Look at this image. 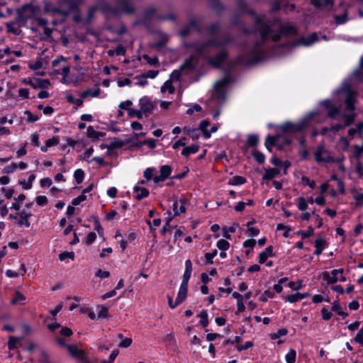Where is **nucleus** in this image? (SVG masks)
<instances>
[{"mask_svg":"<svg viewBox=\"0 0 363 363\" xmlns=\"http://www.w3.org/2000/svg\"><path fill=\"white\" fill-rule=\"evenodd\" d=\"M256 26L259 30L261 37L263 40L271 38L276 41L282 33L294 34L296 33V28L290 25L283 26L279 21H275L272 26L264 23V17H257L255 19Z\"/></svg>","mask_w":363,"mask_h":363,"instance_id":"obj_3","label":"nucleus"},{"mask_svg":"<svg viewBox=\"0 0 363 363\" xmlns=\"http://www.w3.org/2000/svg\"><path fill=\"white\" fill-rule=\"evenodd\" d=\"M311 4L317 8H320L322 7L323 6L331 5L333 2L331 0H311Z\"/></svg>","mask_w":363,"mask_h":363,"instance_id":"obj_36","label":"nucleus"},{"mask_svg":"<svg viewBox=\"0 0 363 363\" xmlns=\"http://www.w3.org/2000/svg\"><path fill=\"white\" fill-rule=\"evenodd\" d=\"M22 340V337H10L8 342L9 350L16 348L17 343Z\"/></svg>","mask_w":363,"mask_h":363,"instance_id":"obj_46","label":"nucleus"},{"mask_svg":"<svg viewBox=\"0 0 363 363\" xmlns=\"http://www.w3.org/2000/svg\"><path fill=\"white\" fill-rule=\"evenodd\" d=\"M6 31L9 33L13 34L15 35H18L21 33V28L22 26H25L24 25H21L18 21V17H16V21H9L6 23L5 24Z\"/></svg>","mask_w":363,"mask_h":363,"instance_id":"obj_12","label":"nucleus"},{"mask_svg":"<svg viewBox=\"0 0 363 363\" xmlns=\"http://www.w3.org/2000/svg\"><path fill=\"white\" fill-rule=\"evenodd\" d=\"M280 172V169L278 168H270L265 170L263 175V179L265 180H270L277 177Z\"/></svg>","mask_w":363,"mask_h":363,"instance_id":"obj_21","label":"nucleus"},{"mask_svg":"<svg viewBox=\"0 0 363 363\" xmlns=\"http://www.w3.org/2000/svg\"><path fill=\"white\" fill-rule=\"evenodd\" d=\"M246 182L245 178L241 176H235L232 177L229 182L228 184L232 186L242 185Z\"/></svg>","mask_w":363,"mask_h":363,"instance_id":"obj_27","label":"nucleus"},{"mask_svg":"<svg viewBox=\"0 0 363 363\" xmlns=\"http://www.w3.org/2000/svg\"><path fill=\"white\" fill-rule=\"evenodd\" d=\"M155 171V169L153 168H147L143 174L144 177L147 180H150L151 179H153V172Z\"/></svg>","mask_w":363,"mask_h":363,"instance_id":"obj_60","label":"nucleus"},{"mask_svg":"<svg viewBox=\"0 0 363 363\" xmlns=\"http://www.w3.org/2000/svg\"><path fill=\"white\" fill-rule=\"evenodd\" d=\"M26 300V297L23 294L20 292H16L15 296L11 299V303L12 304H22Z\"/></svg>","mask_w":363,"mask_h":363,"instance_id":"obj_33","label":"nucleus"},{"mask_svg":"<svg viewBox=\"0 0 363 363\" xmlns=\"http://www.w3.org/2000/svg\"><path fill=\"white\" fill-rule=\"evenodd\" d=\"M343 269H333L330 273L328 272H324L322 273L323 279L327 281L328 284H335L337 281H345L346 278L342 276Z\"/></svg>","mask_w":363,"mask_h":363,"instance_id":"obj_8","label":"nucleus"},{"mask_svg":"<svg viewBox=\"0 0 363 363\" xmlns=\"http://www.w3.org/2000/svg\"><path fill=\"white\" fill-rule=\"evenodd\" d=\"M32 214L30 213H27L26 211H22L20 212L18 218V225H25L26 228H29L30 225V222L28 221V218L30 217Z\"/></svg>","mask_w":363,"mask_h":363,"instance_id":"obj_18","label":"nucleus"},{"mask_svg":"<svg viewBox=\"0 0 363 363\" xmlns=\"http://www.w3.org/2000/svg\"><path fill=\"white\" fill-rule=\"evenodd\" d=\"M99 312L98 313V318H106L108 317V308L104 306H99Z\"/></svg>","mask_w":363,"mask_h":363,"instance_id":"obj_48","label":"nucleus"},{"mask_svg":"<svg viewBox=\"0 0 363 363\" xmlns=\"http://www.w3.org/2000/svg\"><path fill=\"white\" fill-rule=\"evenodd\" d=\"M349 145L350 143L345 137H342L337 143V147L342 151H347Z\"/></svg>","mask_w":363,"mask_h":363,"instance_id":"obj_32","label":"nucleus"},{"mask_svg":"<svg viewBox=\"0 0 363 363\" xmlns=\"http://www.w3.org/2000/svg\"><path fill=\"white\" fill-rule=\"evenodd\" d=\"M81 0H59L57 5L51 1L43 2V10L45 13L52 17H60L61 21L74 10Z\"/></svg>","mask_w":363,"mask_h":363,"instance_id":"obj_4","label":"nucleus"},{"mask_svg":"<svg viewBox=\"0 0 363 363\" xmlns=\"http://www.w3.org/2000/svg\"><path fill=\"white\" fill-rule=\"evenodd\" d=\"M298 234L301 235L302 238H306L313 234V229L312 227H308L306 231H301L298 233Z\"/></svg>","mask_w":363,"mask_h":363,"instance_id":"obj_61","label":"nucleus"},{"mask_svg":"<svg viewBox=\"0 0 363 363\" xmlns=\"http://www.w3.org/2000/svg\"><path fill=\"white\" fill-rule=\"evenodd\" d=\"M35 179V176L33 174H30L27 181H21V184L24 189H30L33 186V182Z\"/></svg>","mask_w":363,"mask_h":363,"instance_id":"obj_28","label":"nucleus"},{"mask_svg":"<svg viewBox=\"0 0 363 363\" xmlns=\"http://www.w3.org/2000/svg\"><path fill=\"white\" fill-rule=\"evenodd\" d=\"M40 13V9L34 5H25L17 11L18 21L21 25L26 26L30 20L35 19Z\"/></svg>","mask_w":363,"mask_h":363,"instance_id":"obj_5","label":"nucleus"},{"mask_svg":"<svg viewBox=\"0 0 363 363\" xmlns=\"http://www.w3.org/2000/svg\"><path fill=\"white\" fill-rule=\"evenodd\" d=\"M199 317L201 318L200 324L203 327L207 326L208 322V313L206 311H202L199 314Z\"/></svg>","mask_w":363,"mask_h":363,"instance_id":"obj_45","label":"nucleus"},{"mask_svg":"<svg viewBox=\"0 0 363 363\" xmlns=\"http://www.w3.org/2000/svg\"><path fill=\"white\" fill-rule=\"evenodd\" d=\"M189 203V200L186 198H181L179 201H175L173 203V211L174 216L184 213L186 211V205Z\"/></svg>","mask_w":363,"mask_h":363,"instance_id":"obj_13","label":"nucleus"},{"mask_svg":"<svg viewBox=\"0 0 363 363\" xmlns=\"http://www.w3.org/2000/svg\"><path fill=\"white\" fill-rule=\"evenodd\" d=\"M132 344V339L130 337H125L121 340V342L119 343L118 346L120 347L123 348H127L130 346Z\"/></svg>","mask_w":363,"mask_h":363,"instance_id":"obj_58","label":"nucleus"},{"mask_svg":"<svg viewBox=\"0 0 363 363\" xmlns=\"http://www.w3.org/2000/svg\"><path fill=\"white\" fill-rule=\"evenodd\" d=\"M140 112L147 117L153 111L154 106L151 100L147 96H143L139 101Z\"/></svg>","mask_w":363,"mask_h":363,"instance_id":"obj_10","label":"nucleus"},{"mask_svg":"<svg viewBox=\"0 0 363 363\" xmlns=\"http://www.w3.org/2000/svg\"><path fill=\"white\" fill-rule=\"evenodd\" d=\"M143 58L146 60V62L150 65H158V59L156 57H150L147 55H143Z\"/></svg>","mask_w":363,"mask_h":363,"instance_id":"obj_53","label":"nucleus"},{"mask_svg":"<svg viewBox=\"0 0 363 363\" xmlns=\"http://www.w3.org/2000/svg\"><path fill=\"white\" fill-rule=\"evenodd\" d=\"M74 258V254L73 252H64L59 255V259L60 261L64 262L67 259L73 260Z\"/></svg>","mask_w":363,"mask_h":363,"instance_id":"obj_35","label":"nucleus"},{"mask_svg":"<svg viewBox=\"0 0 363 363\" xmlns=\"http://www.w3.org/2000/svg\"><path fill=\"white\" fill-rule=\"evenodd\" d=\"M301 296H301V293H296L294 294L289 295L286 297V301L289 303H296L301 300Z\"/></svg>","mask_w":363,"mask_h":363,"instance_id":"obj_49","label":"nucleus"},{"mask_svg":"<svg viewBox=\"0 0 363 363\" xmlns=\"http://www.w3.org/2000/svg\"><path fill=\"white\" fill-rule=\"evenodd\" d=\"M171 167L168 165H163L160 168V174L165 179L168 178L171 174Z\"/></svg>","mask_w":363,"mask_h":363,"instance_id":"obj_37","label":"nucleus"},{"mask_svg":"<svg viewBox=\"0 0 363 363\" xmlns=\"http://www.w3.org/2000/svg\"><path fill=\"white\" fill-rule=\"evenodd\" d=\"M21 269H23V273H18V272H16L13 270H11V269H8L6 270V275L9 277V278H14V277H18L19 275L21 276H23L24 273L26 272V267L23 264H21Z\"/></svg>","mask_w":363,"mask_h":363,"instance_id":"obj_31","label":"nucleus"},{"mask_svg":"<svg viewBox=\"0 0 363 363\" xmlns=\"http://www.w3.org/2000/svg\"><path fill=\"white\" fill-rule=\"evenodd\" d=\"M260 59H261L260 51L257 48H256L255 50L254 51L252 57L251 59H250L249 60H247L246 62V63L252 64V63L258 62L259 60H260Z\"/></svg>","mask_w":363,"mask_h":363,"instance_id":"obj_43","label":"nucleus"},{"mask_svg":"<svg viewBox=\"0 0 363 363\" xmlns=\"http://www.w3.org/2000/svg\"><path fill=\"white\" fill-rule=\"evenodd\" d=\"M66 348L69 351V354L76 359L82 360L84 358V352L78 349L77 346L74 345H66Z\"/></svg>","mask_w":363,"mask_h":363,"instance_id":"obj_14","label":"nucleus"},{"mask_svg":"<svg viewBox=\"0 0 363 363\" xmlns=\"http://www.w3.org/2000/svg\"><path fill=\"white\" fill-rule=\"evenodd\" d=\"M226 57V52L222 50L219 52L215 58L209 60V63L215 67H220Z\"/></svg>","mask_w":363,"mask_h":363,"instance_id":"obj_15","label":"nucleus"},{"mask_svg":"<svg viewBox=\"0 0 363 363\" xmlns=\"http://www.w3.org/2000/svg\"><path fill=\"white\" fill-rule=\"evenodd\" d=\"M209 121L206 120L202 121L199 124V129L203 132V136L206 139L210 138V132L208 130Z\"/></svg>","mask_w":363,"mask_h":363,"instance_id":"obj_25","label":"nucleus"},{"mask_svg":"<svg viewBox=\"0 0 363 363\" xmlns=\"http://www.w3.org/2000/svg\"><path fill=\"white\" fill-rule=\"evenodd\" d=\"M354 340L359 343V345L363 344V327L361 330L357 333Z\"/></svg>","mask_w":363,"mask_h":363,"instance_id":"obj_64","label":"nucleus"},{"mask_svg":"<svg viewBox=\"0 0 363 363\" xmlns=\"http://www.w3.org/2000/svg\"><path fill=\"white\" fill-rule=\"evenodd\" d=\"M336 93L340 98L345 99V111L344 113H341L340 110L335 107V104H333L331 101L325 100L322 102V104L328 110V115L330 118H337L341 116L345 119V125L338 124L333 125L330 128V130L334 132H337L343 129L345 126L352 124L356 116L354 110L357 93L351 89L350 85L346 82H344L342 86L336 91Z\"/></svg>","mask_w":363,"mask_h":363,"instance_id":"obj_1","label":"nucleus"},{"mask_svg":"<svg viewBox=\"0 0 363 363\" xmlns=\"http://www.w3.org/2000/svg\"><path fill=\"white\" fill-rule=\"evenodd\" d=\"M36 203L39 206H45L48 203V199L45 196H38L35 199Z\"/></svg>","mask_w":363,"mask_h":363,"instance_id":"obj_62","label":"nucleus"},{"mask_svg":"<svg viewBox=\"0 0 363 363\" xmlns=\"http://www.w3.org/2000/svg\"><path fill=\"white\" fill-rule=\"evenodd\" d=\"M86 134L89 138H99L101 134L96 131L92 126H89L86 130Z\"/></svg>","mask_w":363,"mask_h":363,"instance_id":"obj_42","label":"nucleus"},{"mask_svg":"<svg viewBox=\"0 0 363 363\" xmlns=\"http://www.w3.org/2000/svg\"><path fill=\"white\" fill-rule=\"evenodd\" d=\"M187 287L188 286L180 285L178 294L176 298L177 303H182L185 300L187 294Z\"/></svg>","mask_w":363,"mask_h":363,"instance_id":"obj_22","label":"nucleus"},{"mask_svg":"<svg viewBox=\"0 0 363 363\" xmlns=\"http://www.w3.org/2000/svg\"><path fill=\"white\" fill-rule=\"evenodd\" d=\"M318 35L316 33H312L307 37H302L300 38L297 45H303L305 46H309L313 43L318 41Z\"/></svg>","mask_w":363,"mask_h":363,"instance_id":"obj_16","label":"nucleus"},{"mask_svg":"<svg viewBox=\"0 0 363 363\" xmlns=\"http://www.w3.org/2000/svg\"><path fill=\"white\" fill-rule=\"evenodd\" d=\"M24 115L27 116V121L28 122H35L39 118L37 116L33 115V113L28 110L24 111Z\"/></svg>","mask_w":363,"mask_h":363,"instance_id":"obj_59","label":"nucleus"},{"mask_svg":"<svg viewBox=\"0 0 363 363\" xmlns=\"http://www.w3.org/2000/svg\"><path fill=\"white\" fill-rule=\"evenodd\" d=\"M314 159L317 163H329L335 161L331 152L323 145H319L314 153Z\"/></svg>","mask_w":363,"mask_h":363,"instance_id":"obj_7","label":"nucleus"},{"mask_svg":"<svg viewBox=\"0 0 363 363\" xmlns=\"http://www.w3.org/2000/svg\"><path fill=\"white\" fill-rule=\"evenodd\" d=\"M21 82L24 84L30 85L33 89L38 88H48L50 85V82L48 79H35L30 78L23 79Z\"/></svg>","mask_w":363,"mask_h":363,"instance_id":"obj_9","label":"nucleus"},{"mask_svg":"<svg viewBox=\"0 0 363 363\" xmlns=\"http://www.w3.org/2000/svg\"><path fill=\"white\" fill-rule=\"evenodd\" d=\"M74 177L75 179L76 182L77 184H80L82 182L84 179V173L82 169H78L75 170V172H74Z\"/></svg>","mask_w":363,"mask_h":363,"instance_id":"obj_41","label":"nucleus"},{"mask_svg":"<svg viewBox=\"0 0 363 363\" xmlns=\"http://www.w3.org/2000/svg\"><path fill=\"white\" fill-rule=\"evenodd\" d=\"M94 230L99 233V235H103V228L99 223V220L97 217L94 218Z\"/></svg>","mask_w":363,"mask_h":363,"instance_id":"obj_57","label":"nucleus"},{"mask_svg":"<svg viewBox=\"0 0 363 363\" xmlns=\"http://www.w3.org/2000/svg\"><path fill=\"white\" fill-rule=\"evenodd\" d=\"M86 199V196L82 193V194H80L79 196L74 198L72 201V204L73 206H77L79 205L81 202L85 201Z\"/></svg>","mask_w":363,"mask_h":363,"instance_id":"obj_56","label":"nucleus"},{"mask_svg":"<svg viewBox=\"0 0 363 363\" xmlns=\"http://www.w3.org/2000/svg\"><path fill=\"white\" fill-rule=\"evenodd\" d=\"M217 247L221 251H225L229 248L230 244L227 240L220 239L217 242Z\"/></svg>","mask_w":363,"mask_h":363,"instance_id":"obj_44","label":"nucleus"},{"mask_svg":"<svg viewBox=\"0 0 363 363\" xmlns=\"http://www.w3.org/2000/svg\"><path fill=\"white\" fill-rule=\"evenodd\" d=\"M315 254L319 255L322 253L323 250L325 247V241L322 238L317 239L315 241Z\"/></svg>","mask_w":363,"mask_h":363,"instance_id":"obj_24","label":"nucleus"},{"mask_svg":"<svg viewBox=\"0 0 363 363\" xmlns=\"http://www.w3.org/2000/svg\"><path fill=\"white\" fill-rule=\"evenodd\" d=\"M121 11L128 13H131L133 11V8L132 5L129 3L124 1L121 4Z\"/></svg>","mask_w":363,"mask_h":363,"instance_id":"obj_55","label":"nucleus"},{"mask_svg":"<svg viewBox=\"0 0 363 363\" xmlns=\"http://www.w3.org/2000/svg\"><path fill=\"white\" fill-rule=\"evenodd\" d=\"M297 200V207L298 210L301 211H305L308 208V203L306 200L303 197H298Z\"/></svg>","mask_w":363,"mask_h":363,"instance_id":"obj_38","label":"nucleus"},{"mask_svg":"<svg viewBox=\"0 0 363 363\" xmlns=\"http://www.w3.org/2000/svg\"><path fill=\"white\" fill-rule=\"evenodd\" d=\"M77 82V79L74 77H62L61 79V82L65 84H74L76 85Z\"/></svg>","mask_w":363,"mask_h":363,"instance_id":"obj_54","label":"nucleus"},{"mask_svg":"<svg viewBox=\"0 0 363 363\" xmlns=\"http://www.w3.org/2000/svg\"><path fill=\"white\" fill-rule=\"evenodd\" d=\"M288 330L286 328H280L276 333L270 335L272 340H276L281 336H284L287 334Z\"/></svg>","mask_w":363,"mask_h":363,"instance_id":"obj_40","label":"nucleus"},{"mask_svg":"<svg viewBox=\"0 0 363 363\" xmlns=\"http://www.w3.org/2000/svg\"><path fill=\"white\" fill-rule=\"evenodd\" d=\"M217 253H218V252L216 250H214L211 252L206 253L205 258H206V262L210 264H213V259L217 255Z\"/></svg>","mask_w":363,"mask_h":363,"instance_id":"obj_51","label":"nucleus"},{"mask_svg":"<svg viewBox=\"0 0 363 363\" xmlns=\"http://www.w3.org/2000/svg\"><path fill=\"white\" fill-rule=\"evenodd\" d=\"M199 146L196 145H191L188 147H185L182 151V155L187 157L191 154H195L199 151Z\"/></svg>","mask_w":363,"mask_h":363,"instance_id":"obj_23","label":"nucleus"},{"mask_svg":"<svg viewBox=\"0 0 363 363\" xmlns=\"http://www.w3.org/2000/svg\"><path fill=\"white\" fill-rule=\"evenodd\" d=\"M96 235L95 233H89L85 238L84 242L86 245H91L96 239Z\"/></svg>","mask_w":363,"mask_h":363,"instance_id":"obj_52","label":"nucleus"},{"mask_svg":"<svg viewBox=\"0 0 363 363\" xmlns=\"http://www.w3.org/2000/svg\"><path fill=\"white\" fill-rule=\"evenodd\" d=\"M195 67L194 58L191 57L189 60H186L184 64L181 66V70H174L171 74V80H178L179 79L181 71L184 70L185 69H188L189 70L192 69Z\"/></svg>","mask_w":363,"mask_h":363,"instance_id":"obj_11","label":"nucleus"},{"mask_svg":"<svg viewBox=\"0 0 363 363\" xmlns=\"http://www.w3.org/2000/svg\"><path fill=\"white\" fill-rule=\"evenodd\" d=\"M273 256L272 246H268L265 250L259 255V262L264 263L268 257Z\"/></svg>","mask_w":363,"mask_h":363,"instance_id":"obj_20","label":"nucleus"},{"mask_svg":"<svg viewBox=\"0 0 363 363\" xmlns=\"http://www.w3.org/2000/svg\"><path fill=\"white\" fill-rule=\"evenodd\" d=\"M353 198L356 201L357 205H361L363 201V194L355 190L352 191Z\"/></svg>","mask_w":363,"mask_h":363,"instance_id":"obj_50","label":"nucleus"},{"mask_svg":"<svg viewBox=\"0 0 363 363\" xmlns=\"http://www.w3.org/2000/svg\"><path fill=\"white\" fill-rule=\"evenodd\" d=\"M135 197L138 200H140L143 198L147 197L149 195V191L147 189L141 187L138 184L133 189Z\"/></svg>","mask_w":363,"mask_h":363,"instance_id":"obj_17","label":"nucleus"},{"mask_svg":"<svg viewBox=\"0 0 363 363\" xmlns=\"http://www.w3.org/2000/svg\"><path fill=\"white\" fill-rule=\"evenodd\" d=\"M161 92H168L169 94H173L174 92V87L172 86L171 80H167L164 82L161 87Z\"/></svg>","mask_w":363,"mask_h":363,"instance_id":"obj_29","label":"nucleus"},{"mask_svg":"<svg viewBox=\"0 0 363 363\" xmlns=\"http://www.w3.org/2000/svg\"><path fill=\"white\" fill-rule=\"evenodd\" d=\"M362 130H363V122L358 123L356 125V128H350L348 130V135L351 137L354 136L355 134H358L360 135Z\"/></svg>","mask_w":363,"mask_h":363,"instance_id":"obj_30","label":"nucleus"},{"mask_svg":"<svg viewBox=\"0 0 363 363\" xmlns=\"http://www.w3.org/2000/svg\"><path fill=\"white\" fill-rule=\"evenodd\" d=\"M296 352L294 350L291 349L285 356V359L287 363H295Z\"/></svg>","mask_w":363,"mask_h":363,"instance_id":"obj_34","label":"nucleus"},{"mask_svg":"<svg viewBox=\"0 0 363 363\" xmlns=\"http://www.w3.org/2000/svg\"><path fill=\"white\" fill-rule=\"evenodd\" d=\"M128 116L130 118L136 117L138 119H141L144 116L142 112H140V109L135 110L133 108H130L128 111Z\"/></svg>","mask_w":363,"mask_h":363,"instance_id":"obj_39","label":"nucleus"},{"mask_svg":"<svg viewBox=\"0 0 363 363\" xmlns=\"http://www.w3.org/2000/svg\"><path fill=\"white\" fill-rule=\"evenodd\" d=\"M43 59L40 57L35 61H30L28 63V67L30 69L36 70L42 68L43 67Z\"/></svg>","mask_w":363,"mask_h":363,"instance_id":"obj_26","label":"nucleus"},{"mask_svg":"<svg viewBox=\"0 0 363 363\" xmlns=\"http://www.w3.org/2000/svg\"><path fill=\"white\" fill-rule=\"evenodd\" d=\"M354 76L358 78L360 81H363V57L360 60L359 69L354 72Z\"/></svg>","mask_w":363,"mask_h":363,"instance_id":"obj_47","label":"nucleus"},{"mask_svg":"<svg viewBox=\"0 0 363 363\" xmlns=\"http://www.w3.org/2000/svg\"><path fill=\"white\" fill-rule=\"evenodd\" d=\"M101 92L100 88L97 86L94 89H87L84 91L79 94V96L82 99H85L86 97H97Z\"/></svg>","mask_w":363,"mask_h":363,"instance_id":"obj_19","label":"nucleus"},{"mask_svg":"<svg viewBox=\"0 0 363 363\" xmlns=\"http://www.w3.org/2000/svg\"><path fill=\"white\" fill-rule=\"evenodd\" d=\"M17 168V164L16 163H12L9 165H7L6 167H4V173H11L13 172H14Z\"/></svg>","mask_w":363,"mask_h":363,"instance_id":"obj_63","label":"nucleus"},{"mask_svg":"<svg viewBox=\"0 0 363 363\" xmlns=\"http://www.w3.org/2000/svg\"><path fill=\"white\" fill-rule=\"evenodd\" d=\"M323 120L324 116L319 111H314L309 113L297 123H286L279 128L278 131L280 133H277L275 136H268L266 138L265 146L269 151H272V147L274 145L281 149L291 143L290 133L301 131L313 122L319 123Z\"/></svg>","mask_w":363,"mask_h":363,"instance_id":"obj_2","label":"nucleus"},{"mask_svg":"<svg viewBox=\"0 0 363 363\" xmlns=\"http://www.w3.org/2000/svg\"><path fill=\"white\" fill-rule=\"evenodd\" d=\"M229 84L230 79L228 77H224L217 82L214 86V91L212 94L211 99L218 104L224 102Z\"/></svg>","mask_w":363,"mask_h":363,"instance_id":"obj_6","label":"nucleus"}]
</instances>
